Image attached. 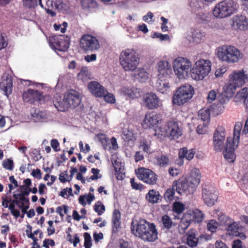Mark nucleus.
I'll list each match as a JSON object with an SVG mask.
<instances>
[{
    "mask_svg": "<svg viewBox=\"0 0 248 248\" xmlns=\"http://www.w3.org/2000/svg\"><path fill=\"white\" fill-rule=\"evenodd\" d=\"M80 48L85 52H93L100 47L98 40L90 34H83L79 39Z\"/></svg>",
    "mask_w": 248,
    "mask_h": 248,
    "instance_id": "nucleus-11",
    "label": "nucleus"
},
{
    "mask_svg": "<svg viewBox=\"0 0 248 248\" xmlns=\"http://www.w3.org/2000/svg\"><path fill=\"white\" fill-rule=\"evenodd\" d=\"M122 137L126 142H129L133 140V139H135L133 130L129 129L128 127L124 128Z\"/></svg>",
    "mask_w": 248,
    "mask_h": 248,
    "instance_id": "nucleus-34",
    "label": "nucleus"
},
{
    "mask_svg": "<svg viewBox=\"0 0 248 248\" xmlns=\"http://www.w3.org/2000/svg\"><path fill=\"white\" fill-rule=\"evenodd\" d=\"M211 65L212 63L209 60H199L190 69L191 78L195 80H202L211 72Z\"/></svg>",
    "mask_w": 248,
    "mask_h": 248,
    "instance_id": "nucleus-7",
    "label": "nucleus"
},
{
    "mask_svg": "<svg viewBox=\"0 0 248 248\" xmlns=\"http://www.w3.org/2000/svg\"><path fill=\"white\" fill-rule=\"evenodd\" d=\"M136 173L139 179L147 184L153 185L156 182L157 175L150 169L140 168L136 170Z\"/></svg>",
    "mask_w": 248,
    "mask_h": 248,
    "instance_id": "nucleus-13",
    "label": "nucleus"
},
{
    "mask_svg": "<svg viewBox=\"0 0 248 248\" xmlns=\"http://www.w3.org/2000/svg\"><path fill=\"white\" fill-rule=\"evenodd\" d=\"M22 98L25 102L31 104H41L51 100L49 95H43L42 93L31 89L23 93Z\"/></svg>",
    "mask_w": 248,
    "mask_h": 248,
    "instance_id": "nucleus-8",
    "label": "nucleus"
},
{
    "mask_svg": "<svg viewBox=\"0 0 248 248\" xmlns=\"http://www.w3.org/2000/svg\"><path fill=\"white\" fill-rule=\"evenodd\" d=\"M225 129L221 125H219L215 131L213 136V147L216 152L221 151L224 146L225 139Z\"/></svg>",
    "mask_w": 248,
    "mask_h": 248,
    "instance_id": "nucleus-14",
    "label": "nucleus"
},
{
    "mask_svg": "<svg viewBox=\"0 0 248 248\" xmlns=\"http://www.w3.org/2000/svg\"><path fill=\"white\" fill-rule=\"evenodd\" d=\"M202 198L206 205L212 206L217 202L218 196L213 187L207 186L202 190Z\"/></svg>",
    "mask_w": 248,
    "mask_h": 248,
    "instance_id": "nucleus-15",
    "label": "nucleus"
},
{
    "mask_svg": "<svg viewBox=\"0 0 248 248\" xmlns=\"http://www.w3.org/2000/svg\"><path fill=\"white\" fill-rule=\"evenodd\" d=\"M88 87L91 93L97 97H102L105 93H107V90L96 81L90 82L88 84Z\"/></svg>",
    "mask_w": 248,
    "mask_h": 248,
    "instance_id": "nucleus-22",
    "label": "nucleus"
},
{
    "mask_svg": "<svg viewBox=\"0 0 248 248\" xmlns=\"http://www.w3.org/2000/svg\"><path fill=\"white\" fill-rule=\"evenodd\" d=\"M140 147L144 152L148 153L150 151V147L148 145L147 141L146 140L141 141L140 143Z\"/></svg>",
    "mask_w": 248,
    "mask_h": 248,
    "instance_id": "nucleus-61",
    "label": "nucleus"
},
{
    "mask_svg": "<svg viewBox=\"0 0 248 248\" xmlns=\"http://www.w3.org/2000/svg\"><path fill=\"white\" fill-rule=\"evenodd\" d=\"M121 213L119 210L115 209L113 212L112 217V231L113 232H117L118 229L121 228Z\"/></svg>",
    "mask_w": 248,
    "mask_h": 248,
    "instance_id": "nucleus-26",
    "label": "nucleus"
},
{
    "mask_svg": "<svg viewBox=\"0 0 248 248\" xmlns=\"http://www.w3.org/2000/svg\"><path fill=\"white\" fill-rule=\"evenodd\" d=\"M193 41L197 43H199L202 39V35L199 30H193L191 32Z\"/></svg>",
    "mask_w": 248,
    "mask_h": 248,
    "instance_id": "nucleus-49",
    "label": "nucleus"
},
{
    "mask_svg": "<svg viewBox=\"0 0 248 248\" xmlns=\"http://www.w3.org/2000/svg\"><path fill=\"white\" fill-rule=\"evenodd\" d=\"M186 178L190 184L191 188L193 187L196 190L197 187L200 183L201 178V174L199 169L197 168L192 169L189 175Z\"/></svg>",
    "mask_w": 248,
    "mask_h": 248,
    "instance_id": "nucleus-21",
    "label": "nucleus"
},
{
    "mask_svg": "<svg viewBox=\"0 0 248 248\" xmlns=\"http://www.w3.org/2000/svg\"><path fill=\"white\" fill-rule=\"evenodd\" d=\"M157 165L160 167L165 168L170 165V161L167 155H162L156 158Z\"/></svg>",
    "mask_w": 248,
    "mask_h": 248,
    "instance_id": "nucleus-37",
    "label": "nucleus"
},
{
    "mask_svg": "<svg viewBox=\"0 0 248 248\" xmlns=\"http://www.w3.org/2000/svg\"><path fill=\"white\" fill-rule=\"evenodd\" d=\"M45 115L43 112H41L39 109H35L34 112L31 113V119L34 122H39L40 120L43 119Z\"/></svg>",
    "mask_w": 248,
    "mask_h": 248,
    "instance_id": "nucleus-42",
    "label": "nucleus"
},
{
    "mask_svg": "<svg viewBox=\"0 0 248 248\" xmlns=\"http://www.w3.org/2000/svg\"><path fill=\"white\" fill-rule=\"evenodd\" d=\"M230 81L238 88L244 86L248 82V76L243 69L233 71L229 76Z\"/></svg>",
    "mask_w": 248,
    "mask_h": 248,
    "instance_id": "nucleus-16",
    "label": "nucleus"
},
{
    "mask_svg": "<svg viewBox=\"0 0 248 248\" xmlns=\"http://www.w3.org/2000/svg\"><path fill=\"white\" fill-rule=\"evenodd\" d=\"M235 97L238 100H243L244 105L248 108V88L245 87L241 89L237 92Z\"/></svg>",
    "mask_w": 248,
    "mask_h": 248,
    "instance_id": "nucleus-28",
    "label": "nucleus"
},
{
    "mask_svg": "<svg viewBox=\"0 0 248 248\" xmlns=\"http://www.w3.org/2000/svg\"><path fill=\"white\" fill-rule=\"evenodd\" d=\"M130 183L131 187L133 189L136 190H141L143 188V185L141 184H138L135 181L134 178L130 179Z\"/></svg>",
    "mask_w": 248,
    "mask_h": 248,
    "instance_id": "nucleus-60",
    "label": "nucleus"
},
{
    "mask_svg": "<svg viewBox=\"0 0 248 248\" xmlns=\"http://www.w3.org/2000/svg\"><path fill=\"white\" fill-rule=\"evenodd\" d=\"M161 121L162 117L160 114L151 111L146 113L143 123L144 124H158Z\"/></svg>",
    "mask_w": 248,
    "mask_h": 248,
    "instance_id": "nucleus-25",
    "label": "nucleus"
},
{
    "mask_svg": "<svg viewBox=\"0 0 248 248\" xmlns=\"http://www.w3.org/2000/svg\"><path fill=\"white\" fill-rule=\"evenodd\" d=\"M144 102L149 109L156 108L159 106L158 97L153 93H148L144 96Z\"/></svg>",
    "mask_w": 248,
    "mask_h": 248,
    "instance_id": "nucleus-24",
    "label": "nucleus"
},
{
    "mask_svg": "<svg viewBox=\"0 0 248 248\" xmlns=\"http://www.w3.org/2000/svg\"><path fill=\"white\" fill-rule=\"evenodd\" d=\"M231 26L234 30H248V20L246 16L236 15L232 19Z\"/></svg>",
    "mask_w": 248,
    "mask_h": 248,
    "instance_id": "nucleus-19",
    "label": "nucleus"
},
{
    "mask_svg": "<svg viewBox=\"0 0 248 248\" xmlns=\"http://www.w3.org/2000/svg\"><path fill=\"white\" fill-rule=\"evenodd\" d=\"M236 87L234 84L230 81V83L224 88V95L227 98H231L236 92Z\"/></svg>",
    "mask_w": 248,
    "mask_h": 248,
    "instance_id": "nucleus-33",
    "label": "nucleus"
},
{
    "mask_svg": "<svg viewBox=\"0 0 248 248\" xmlns=\"http://www.w3.org/2000/svg\"><path fill=\"white\" fill-rule=\"evenodd\" d=\"M193 92V88L189 85L180 87L173 96V103L178 106L184 104L192 98Z\"/></svg>",
    "mask_w": 248,
    "mask_h": 248,
    "instance_id": "nucleus-9",
    "label": "nucleus"
},
{
    "mask_svg": "<svg viewBox=\"0 0 248 248\" xmlns=\"http://www.w3.org/2000/svg\"><path fill=\"white\" fill-rule=\"evenodd\" d=\"M31 174L34 178L40 180L42 178V173L40 170L39 169L33 170L32 171Z\"/></svg>",
    "mask_w": 248,
    "mask_h": 248,
    "instance_id": "nucleus-64",
    "label": "nucleus"
},
{
    "mask_svg": "<svg viewBox=\"0 0 248 248\" xmlns=\"http://www.w3.org/2000/svg\"><path fill=\"white\" fill-rule=\"evenodd\" d=\"M228 234L230 235L238 236L240 235L239 232V224L236 222H233L230 225L225 229Z\"/></svg>",
    "mask_w": 248,
    "mask_h": 248,
    "instance_id": "nucleus-32",
    "label": "nucleus"
},
{
    "mask_svg": "<svg viewBox=\"0 0 248 248\" xmlns=\"http://www.w3.org/2000/svg\"><path fill=\"white\" fill-rule=\"evenodd\" d=\"M131 232L144 241L154 242L157 239L158 232L155 225L144 219H141L136 224L131 223Z\"/></svg>",
    "mask_w": 248,
    "mask_h": 248,
    "instance_id": "nucleus-1",
    "label": "nucleus"
},
{
    "mask_svg": "<svg viewBox=\"0 0 248 248\" xmlns=\"http://www.w3.org/2000/svg\"><path fill=\"white\" fill-rule=\"evenodd\" d=\"M24 5L29 8L34 7L37 5L38 0H23ZM39 4L43 7L42 0H38Z\"/></svg>",
    "mask_w": 248,
    "mask_h": 248,
    "instance_id": "nucleus-50",
    "label": "nucleus"
},
{
    "mask_svg": "<svg viewBox=\"0 0 248 248\" xmlns=\"http://www.w3.org/2000/svg\"><path fill=\"white\" fill-rule=\"evenodd\" d=\"M114 167L116 179L118 180H122L124 179V173L123 172L124 168L122 167H118V165L116 163Z\"/></svg>",
    "mask_w": 248,
    "mask_h": 248,
    "instance_id": "nucleus-44",
    "label": "nucleus"
},
{
    "mask_svg": "<svg viewBox=\"0 0 248 248\" xmlns=\"http://www.w3.org/2000/svg\"><path fill=\"white\" fill-rule=\"evenodd\" d=\"M173 186H175L176 192L180 195L186 193L192 194L195 191L193 187L191 188V186L186 178H181L173 183Z\"/></svg>",
    "mask_w": 248,
    "mask_h": 248,
    "instance_id": "nucleus-18",
    "label": "nucleus"
},
{
    "mask_svg": "<svg viewBox=\"0 0 248 248\" xmlns=\"http://www.w3.org/2000/svg\"><path fill=\"white\" fill-rule=\"evenodd\" d=\"M49 42L56 50H67L70 45V37L64 35H54L49 37Z\"/></svg>",
    "mask_w": 248,
    "mask_h": 248,
    "instance_id": "nucleus-12",
    "label": "nucleus"
},
{
    "mask_svg": "<svg viewBox=\"0 0 248 248\" xmlns=\"http://www.w3.org/2000/svg\"><path fill=\"white\" fill-rule=\"evenodd\" d=\"M193 216L192 215V211L185 213L181 218L184 221H186L188 223L190 224L191 222H194Z\"/></svg>",
    "mask_w": 248,
    "mask_h": 248,
    "instance_id": "nucleus-56",
    "label": "nucleus"
},
{
    "mask_svg": "<svg viewBox=\"0 0 248 248\" xmlns=\"http://www.w3.org/2000/svg\"><path fill=\"white\" fill-rule=\"evenodd\" d=\"M238 4L233 0H223L217 4L213 10L216 18L222 19L230 16L237 10Z\"/></svg>",
    "mask_w": 248,
    "mask_h": 248,
    "instance_id": "nucleus-6",
    "label": "nucleus"
},
{
    "mask_svg": "<svg viewBox=\"0 0 248 248\" xmlns=\"http://www.w3.org/2000/svg\"><path fill=\"white\" fill-rule=\"evenodd\" d=\"M136 78L141 82H143L148 79V73L143 68L139 69L137 70V74H135Z\"/></svg>",
    "mask_w": 248,
    "mask_h": 248,
    "instance_id": "nucleus-41",
    "label": "nucleus"
},
{
    "mask_svg": "<svg viewBox=\"0 0 248 248\" xmlns=\"http://www.w3.org/2000/svg\"><path fill=\"white\" fill-rule=\"evenodd\" d=\"M138 53L132 48L122 51L120 56V62L125 71H134L139 64Z\"/></svg>",
    "mask_w": 248,
    "mask_h": 248,
    "instance_id": "nucleus-3",
    "label": "nucleus"
},
{
    "mask_svg": "<svg viewBox=\"0 0 248 248\" xmlns=\"http://www.w3.org/2000/svg\"><path fill=\"white\" fill-rule=\"evenodd\" d=\"M116 248H131V247L128 242L122 239L119 241Z\"/></svg>",
    "mask_w": 248,
    "mask_h": 248,
    "instance_id": "nucleus-62",
    "label": "nucleus"
},
{
    "mask_svg": "<svg viewBox=\"0 0 248 248\" xmlns=\"http://www.w3.org/2000/svg\"><path fill=\"white\" fill-rule=\"evenodd\" d=\"M173 68L175 74L179 78H184L190 71L192 64L186 58L179 57L173 62Z\"/></svg>",
    "mask_w": 248,
    "mask_h": 248,
    "instance_id": "nucleus-10",
    "label": "nucleus"
},
{
    "mask_svg": "<svg viewBox=\"0 0 248 248\" xmlns=\"http://www.w3.org/2000/svg\"><path fill=\"white\" fill-rule=\"evenodd\" d=\"M121 93L130 98H134L136 97L135 93L132 89L127 87H123L121 89Z\"/></svg>",
    "mask_w": 248,
    "mask_h": 248,
    "instance_id": "nucleus-48",
    "label": "nucleus"
},
{
    "mask_svg": "<svg viewBox=\"0 0 248 248\" xmlns=\"http://www.w3.org/2000/svg\"><path fill=\"white\" fill-rule=\"evenodd\" d=\"M168 78L158 79L156 83V88L158 91L162 93H165L170 89V85L167 81Z\"/></svg>",
    "mask_w": 248,
    "mask_h": 248,
    "instance_id": "nucleus-29",
    "label": "nucleus"
},
{
    "mask_svg": "<svg viewBox=\"0 0 248 248\" xmlns=\"http://www.w3.org/2000/svg\"><path fill=\"white\" fill-rule=\"evenodd\" d=\"M157 71L158 78H168L172 71L171 65L167 61H160L157 64Z\"/></svg>",
    "mask_w": 248,
    "mask_h": 248,
    "instance_id": "nucleus-20",
    "label": "nucleus"
},
{
    "mask_svg": "<svg viewBox=\"0 0 248 248\" xmlns=\"http://www.w3.org/2000/svg\"><path fill=\"white\" fill-rule=\"evenodd\" d=\"M161 197L159 192L154 189L150 190L146 196V199L151 203L158 202Z\"/></svg>",
    "mask_w": 248,
    "mask_h": 248,
    "instance_id": "nucleus-30",
    "label": "nucleus"
},
{
    "mask_svg": "<svg viewBox=\"0 0 248 248\" xmlns=\"http://www.w3.org/2000/svg\"><path fill=\"white\" fill-rule=\"evenodd\" d=\"M81 6L84 10H90L97 7V4L94 0H82Z\"/></svg>",
    "mask_w": 248,
    "mask_h": 248,
    "instance_id": "nucleus-38",
    "label": "nucleus"
},
{
    "mask_svg": "<svg viewBox=\"0 0 248 248\" xmlns=\"http://www.w3.org/2000/svg\"><path fill=\"white\" fill-rule=\"evenodd\" d=\"M149 129L154 131V135L161 139L169 136L170 127V125H149Z\"/></svg>",
    "mask_w": 248,
    "mask_h": 248,
    "instance_id": "nucleus-23",
    "label": "nucleus"
},
{
    "mask_svg": "<svg viewBox=\"0 0 248 248\" xmlns=\"http://www.w3.org/2000/svg\"><path fill=\"white\" fill-rule=\"evenodd\" d=\"M197 231L195 229L190 230L186 233V244L191 248L197 246L198 244L201 243L203 240H207V236L205 234H201L197 236Z\"/></svg>",
    "mask_w": 248,
    "mask_h": 248,
    "instance_id": "nucleus-17",
    "label": "nucleus"
},
{
    "mask_svg": "<svg viewBox=\"0 0 248 248\" xmlns=\"http://www.w3.org/2000/svg\"><path fill=\"white\" fill-rule=\"evenodd\" d=\"M2 200V206L4 208L8 207V204L11 202V198H8L5 195H4L1 197Z\"/></svg>",
    "mask_w": 248,
    "mask_h": 248,
    "instance_id": "nucleus-63",
    "label": "nucleus"
},
{
    "mask_svg": "<svg viewBox=\"0 0 248 248\" xmlns=\"http://www.w3.org/2000/svg\"><path fill=\"white\" fill-rule=\"evenodd\" d=\"M2 84L6 92L12 90L13 86L12 80L11 78H7L6 80H4L2 82Z\"/></svg>",
    "mask_w": 248,
    "mask_h": 248,
    "instance_id": "nucleus-55",
    "label": "nucleus"
},
{
    "mask_svg": "<svg viewBox=\"0 0 248 248\" xmlns=\"http://www.w3.org/2000/svg\"><path fill=\"white\" fill-rule=\"evenodd\" d=\"M161 222L163 226L165 229L169 230L173 226H175V223H173L171 218L167 215H164L161 217Z\"/></svg>",
    "mask_w": 248,
    "mask_h": 248,
    "instance_id": "nucleus-40",
    "label": "nucleus"
},
{
    "mask_svg": "<svg viewBox=\"0 0 248 248\" xmlns=\"http://www.w3.org/2000/svg\"><path fill=\"white\" fill-rule=\"evenodd\" d=\"M185 209L184 205L179 202H175L173 205L172 210L176 213H182Z\"/></svg>",
    "mask_w": 248,
    "mask_h": 248,
    "instance_id": "nucleus-51",
    "label": "nucleus"
},
{
    "mask_svg": "<svg viewBox=\"0 0 248 248\" xmlns=\"http://www.w3.org/2000/svg\"><path fill=\"white\" fill-rule=\"evenodd\" d=\"M102 97H104V100L108 103L112 104L114 103L115 102V98L114 95L112 93H108V91L107 93H105Z\"/></svg>",
    "mask_w": 248,
    "mask_h": 248,
    "instance_id": "nucleus-57",
    "label": "nucleus"
},
{
    "mask_svg": "<svg viewBox=\"0 0 248 248\" xmlns=\"http://www.w3.org/2000/svg\"><path fill=\"white\" fill-rule=\"evenodd\" d=\"M81 100L79 93L75 90H69L63 95L62 99L61 96L55 97L53 101L54 105L59 111H65L70 107L75 108L78 106Z\"/></svg>",
    "mask_w": 248,
    "mask_h": 248,
    "instance_id": "nucleus-2",
    "label": "nucleus"
},
{
    "mask_svg": "<svg viewBox=\"0 0 248 248\" xmlns=\"http://www.w3.org/2000/svg\"><path fill=\"white\" fill-rule=\"evenodd\" d=\"M93 209L98 216H101L105 211V206L101 202L98 201L94 205Z\"/></svg>",
    "mask_w": 248,
    "mask_h": 248,
    "instance_id": "nucleus-43",
    "label": "nucleus"
},
{
    "mask_svg": "<svg viewBox=\"0 0 248 248\" xmlns=\"http://www.w3.org/2000/svg\"><path fill=\"white\" fill-rule=\"evenodd\" d=\"M175 190H176L175 186L172 184V187L168 188L164 194V199L167 202H170L174 200Z\"/></svg>",
    "mask_w": 248,
    "mask_h": 248,
    "instance_id": "nucleus-39",
    "label": "nucleus"
},
{
    "mask_svg": "<svg viewBox=\"0 0 248 248\" xmlns=\"http://www.w3.org/2000/svg\"><path fill=\"white\" fill-rule=\"evenodd\" d=\"M208 130V125H198L196 131L198 134H205L207 133Z\"/></svg>",
    "mask_w": 248,
    "mask_h": 248,
    "instance_id": "nucleus-58",
    "label": "nucleus"
},
{
    "mask_svg": "<svg viewBox=\"0 0 248 248\" xmlns=\"http://www.w3.org/2000/svg\"><path fill=\"white\" fill-rule=\"evenodd\" d=\"M20 189L22 190L19 193H15L16 198L19 199L20 202H25L27 203H29V199L26 198V196H28L31 192V188L28 187L27 186H21Z\"/></svg>",
    "mask_w": 248,
    "mask_h": 248,
    "instance_id": "nucleus-27",
    "label": "nucleus"
},
{
    "mask_svg": "<svg viewBox=\"0 0 248 248\" xmlns=\"http://www.w3.org/2000/svg\"><path fill=\"white\" fill-rule=\"evenodd\" d=\"M2 166L6 170H12L14 169V162L11 159H6L2 161Z\"/></svg>",
    "mask_w": 248,
    "mask_h": 248,
    "instance_id": "nucleus-53",
    "label": "nucleus"
},
{
    "mask_svg": "<svg viewBox=\"0 0 248 248\" xmlns=\"http://www.w3.org/2000/svg\"><path fill=\"white\" fill-rule=\"evenodd\" d=\"M198 117L203 122L208 123L210 118L209 108H202L200 109L198 113Z\"/></svg>",
    "mask_w": 248,
    "mask_h": 248,
    "instance_id": "nucleus-35",
    "label": "nucleus"
},
{
    "mask_svg": "<svg viewBox=\"0 0 248 248\" xmlns=\"http://www.w3.org/2000/svg\"><path fill=\"white\" fill-rule=\"evenodd\" d=\"M84 246L85 248H91L92 246L91 237L89 233L85 232L84 233Z\"/></svg>",
    "mask_w": 248,
    "mask_h": 248,
    "instance_id": "nucleus-54",
    "label": "nucleus"
},
{
    "mask_svg": "<svg viewBox=\"0 0 248 248\" xmlns=\"http://www.w3.org/2000/svg\"><path fill=\"white\" fill-rule=\"evenodd\" d=\"M218 224L215 220L212 219L207 223V227L208 230L211 232H215L217 231Z\"/></svg>",
    "mask_w": 248,
    "mask_h": 248,
    "instance_id": "nucleus-52",
    "label": "nucleus"
},
{
    "mask_svg": "<svg viewBox=\"0 0 248 248\" xmlns=\"http://www.w3.org/2000/svg\"><path fill=\"white\" fill-rule=\"evenodd\" d=\"M217 56L219 60L231 64L237 62L243 57L242 53L237 48L231 45L219 47Z\"/></svg>",
    "mask_w": 248,
    "mask_h": 248,
    "instance_id": "nucleus-5",
    "label": "nucleus"
},
{
    "mask_svg": "<svg viewBox=\"0 0 248 248\" xmlns=\"http://www.w3.org/2000/svg\"><path fill=\"white\" fill-rule=\"evenodd\" d=\"M218 221L220 225L222 226H224L225 229L234 221L232 218L225 215H221L220 216L218 217Z\"/></svg>",
    "mask_w": 248,
    "mask_h": 248,
    "instance_id": "nucleus-36",
    "label": "nucleus"
},
{
    "mask_svg": "<svg viewBox=\"0 0 248 248\" xmlns=\"http://www.w3.org/2000/svg\"><path fill=\"white\" fill-rule=\"evenodd\" d=\"M13 199H11V202L9 203L10 204L8 206V208L10 210V212L16 209L15 204H16L18 207H21L19 206L20 201L16 198L15 195V193H13Z\"/></svg>",
    "mask_w": 248,
    "mask_h": 248,
    "instance_id": "nucleus-46",
    "label": "nucleus"
},
{
    "mask_svg": "<svg viewBox=\"0 0 248 248\" xmlns=\"http://www.w3.org/2000/svg\"><path fill=\"white\" fill-rule=\"evenodd\" d=\"M189 225L190 224L188 223V222H186V221H184L181 219L178 228L179 232L182 234L185 233L186 231L187 230Z\"/></svg>",
    "mask_w": 248,
    "mask_h": 248,
    "instance_id": "nucleus-47",
    "label": "nucleus"
},
{
    "mask_svg": "<svg viewBox=\"0 0 248 248\" xmlns=\"http://www.w3.org/2000/svg\"><path fill=\"white\" fill-rule=\"evenodd\" d=\"M242 125H234L233 138L228 137L224 151V156L229 162H233L235 159L234 150L239 142Z\"/></svg>",
    "mask_w": 248,
    "mask_h": 248,
    "instance_id": "nucleus-4",
    "label": "nucleus"
},
{
    "mask_svg": "<svg viewBox=\"0 0 248 248\" xmlns=\"http://www.w3.org/2000/svg\"><path fill=\"white\" fill-rule=\"evenodd\" d=\"M170 127L168 137L175 140L178 139L182 135V130L179 127L178 125H170Z\"/></svg>",
    "mask_w": 248,
    "mask_h": 248,
    "instance_id": "nucleus-31",
    "label": "nucleus"
},
{
    "mask_svg": "<svg viewBox=\"0 0 248 248\" xmlns=\"http://www.w3.org/2000/svg\"><path fill=\"white\" fill-rule=\"evenodd\" d=\"M195 222L199 223L202 221L203 218V214L199 210L196 209L192 211Z\"/></svg>",
    "mask_w": 248,
    "mask_h": 248,
    "instance_id": "nucleus-45",
    "label": "nucleus"
},
{
    "mask_svg": "<svg viewBox=\"0 0 248 248\" xmlns=\"http://www.w3.org/2000/svg\"><path fill=\"white\" fill-rule=\"evenodd\" d=\"M217 94V93L215 90H213L210 91L207 97V102L210 103L213 102L216 99Z\"/></svg>",
    "mask_w": 248,
    "mask_h": 248,
    "instance_id": "nucleus-59",
    "label": "nucleus"
}]
</instances>
